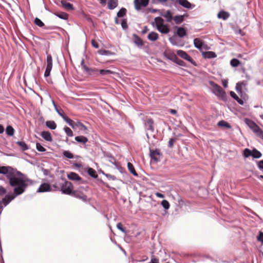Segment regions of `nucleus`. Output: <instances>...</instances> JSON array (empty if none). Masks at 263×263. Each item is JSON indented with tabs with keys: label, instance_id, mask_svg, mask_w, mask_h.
Returning <instances> with one entry per match:
<instances>
[{
	"label": "nucleus",
	"instance_id": "obj_29",
	"mask_svg": "<svg viewBox=\"0 0 263 263\" xmlns=\"http://www.w3.org/2000/svg\"><path fill=\"white\" fill-rule=\"evenodd\" d=\"M46 125L51 129H55L57 128V124L54 121H47Z\"/></svg>",
	"mask_w": 263,
	"mask_h": 263
},
{
	"label": "nucleus",
	"instance_id": "obj_34",
	"mask_svg": "<svg viewBox=\"0 0 263 263\" xmlns=\"http://www.w3.org/2000/svg\"><path fill=\"white\" fill-rule=\"evenodd\" d=\"M55 14L59 17L64 20H67L68 17V15L65 12H56L55 13Z\"/></svg>",
	"mask_w": 263,
	"mask_h": 263
},
{
	"label": "nucleus",
	"instance_id": "obj_59",
	"mask_svg": "<svg viewBox=\"0 0 263 263\" xmlns=\"http://www.w3.org/2000/svg\"><path fill=\"white\" fill-rule=\"evenodd\" d=\"M150 263H159V259L157 258H152L151 259Z\"/></svg>",
	"mask_w": 263,
	"mask_h": 263
},
{
	"label": "nucleus",
	"instance_id": "obj_16",
	"mask_svg": "<svg viewBox=\"0 0 263 263\" xmlns=\"http://www.w3.org/2000/svg\"><path fill=\"white\" fill-rule=\"evenodd\" d=\"M133 40L134 43L139 47L143 46V42L142 40L139 37L137 34H133Z\"/></svg>",
	"mask_w": 263,
	"mask_h": 263
},
{
	"label": "nucleus",
	"instance_id": "obj_42",
	"mask_svg": "<svg viewBox=\"0 0 263 263\" xmlns=\"http://www.w3.org/2000/svg\"><path fill=\"white\" fill-rule=\"evenodd\" d=\"M98 53L101 55H109L112 54L111 52L105 49H100L98 51Z\"/></svg>",
	"mask_w": 263,
	"mask_h": 263
},
{
	"label": "nucleus",
	"instance_id": "obj_40",
	"mask_svg": "<svg viewBox=\"0 0 263 263\" xmlns=\"http://www.w3.org/2000/svg\"><path fill=\"white\" fill-rule=\"evenodd\" d=\"M126 13V9L124 8H122L117 13L118 17H123L125 15Z\"/></svg>",
	"mask_w": 263,
	"mask_h": 263
},
{
	"label": "nucleus",
	"instance_id": "obj_56",
	"mask_svg": "<svg viewBox=\"0 0 263 263\" xmlns=\"http://www.w3.org/2000/svg\"><path fill=\"white\" fill-rule=\"evenodd\" d=\"M91 45L93 47H94L96 48H98L99 47L98 43L95 40H92L91 41Z\"/></svg>",
	"mask_w": 263,
	"mask_h": 263
},
{
	"label": "nucleus",
	"instance_id": "obj_1",
	"mask_svg": "<svg viewBox=\"0 0 263 263\" xmlns=\"http://www.w3.org/2000/svg\"><path fill=\"white\" fill-rule=\"evenodd\" d=\"M0 174L6 175L11 186H16L14 189L15 195L23 193L27 186L25 180L15 176V170L11 166H0Z\"/></svg>",
	"mask_w": 263,
	"mask_h": 263
},
{
	"label": "nucleus",
	"instance_id": "obj_37",
	"mask_svg": "<svg viewBox=\"0 0 263 263\" xmlns=\"http://www.w3.org/2000/svg\"><path fill=\"white\" fill-rule=\"evenodd\" d=\"M261 153L256 149H254L252 151V156L255 158H259L261 157Z\"/></svg>",
	"mask_w": 263,
	"mask_h": 263
},
{
	"label": "nucleus",
	"instance_id": "obj_10",
	"mask_svg": "<svg viewBox=\"0 0 263 263\" xmlns=\"http://www.w3.org/2000/svg\"><path fill=\"white\" fill-rule=\"evenodd\" d=\"M177 54L182 59L186 60L192 63H194L193 59L185 51L179 50L177 51Z\"/></svg>",
	"mask_w": 263,
	"mask_h": 263
},
{
	"label": "nucleus",
	"instance_id": "obj_26",
	"mask_svg": "<svg viewBox=\"0 0 263 263\" xmlns=\"http://www.w3.org/2000/svg\"><path fill=\"white\" fill-rule=\"evenodd\" d=\"M229 13L224 11H221L218 14V18H222L224 20H227L229 17Z\"/></svg>",
	"mask_w": 263,
	"mask_h": 263
},
{
	"label": "nucleus",
	"instance_id": "obj_18",
	"mask_svg": "<svg viewBox=\"0 0 263 263\" xmlns=\"http://www.w3.org/2000/svg\"><path fill=\"white\" fill-rule=\"evenodd\" d=\"M176 34L180 37H183L186 34V30L183 27H177Z\"/></svg>",
	"mask_w": 263,
	"mask_h": 263
},
{
	"label": "nucleus",
	"instance_id": "obj_27",
	"mask_svg": "<svg viewBox=\"0 0 263 263\" xmlns=\"http://www.w3.org/2000/svg\"><path fill=\"white\" fill-rule=\"evenodd\" d=\"M194 45L198 49H201L203 45V42L198 38L194 40Z\"/></svg>",
	"mask_w": 263,
	"mask_h": 263
},
{
	"label": "nucleus",
	"instance_id": "obj_11",
	"mask_svg": "<svg viewBox=\"0 0 263 263\" xmlns=\"http://www.w3.org/2000/svg\"><path fill=\"white\" fill-rule=\"evenodd\" d=\"M52 191V188L50 185L48 183H43L41 184L37 190V192H50Z\"/></svg>",
	"mask_w": 263,
	"mask_h": 263
},
{
	"label": "nucleus",
	"instance_id": "obj_52",
	"mask_svg": "<svg viewBox=\"0 0 263 263\" xmlns=\"http://www.w3.org/2000/svg\"><path fill=\"white\" fill-rule=\"evenodd\" d=\"M176 58V60H175V62L176 63H177L178 65H181V66H184V62L182 60H180L179 59H178L176 57H175Z\"/></svg>",
	"mask_w": 263,
	"mask_h": 263
},
{
	"label": "nucleus",
	"instance_id": "obj_57",
	"mask_svg": "<svg viewBox=\"0 0 263 263\" xmlns=\"http://www.w3.org/2000/svg\"><path fill=\"white\" fill-rule=\"evenodd\" d=\"M6 192V190L4 187L0 186V195H4Z\"/></svg>",
	"mask_w": 263,
	"mask_h": 263
},
{
	"label": "nucleus",
	"instance_id": "obj_54",
	"mask_svg": "<svg viewBox=\"0 0 263 263\" xmlns=\"http://www.w3.org/2000/svg\"><path fill=\"white\" fill-rule=\"evenodd\" d=\"M175 139L174 138H171L168 141V146L172 147L174 146Z\"/></svg>",
	"mask_w": 263,
	"mask_h": 263
},
{
	"label": "nucleus",
	"instance_id": "obj_4",
	"mask_svg": "<svg viewBox=\"0 0 263 263\" xmlns=\"http://www.w3.org/2000/svg\"><path fill=\"white\" fill-rule=\"evenodd\" d=\"M73 186L72 184L67 181H65V182L62 185L61 187V191L62 193L67 195H71L73 192Z\"/></svg>",
	"mask_w": 263,
	"mask_h": 263
},
{
	"label": "nucleus",
	"instance_id": "obj_12",
	"mask_svg": "<svg viewBox=\"0 0 263 263\" xmlns=\"http://www.w3.org/2000/svg\"><path fill=\"white\" fill-rule=\"evenodd\" d=\"M83 69L87 73L90 75L97 76L99 74V69L96 68H89L85 65L83 66Z\"/></svg>",
	"mask_w": 263,
	"mask_h": 263
},
{
	"label": "nucleus",
	"instance_id": "obj_14",
	"mask_svg": "<svg viewBox=\"0 0 263 263\" xmlns=\"http://www.w3.org/2000/svg\"><path fill=\"white\" fill-rule=\"evenodd\" d=\"M150 156L152 159L156 161H158L160 160V153L159 150H151Z\"/></svg>",
	"mask_w": 263,
	"mask_h": 263
},
{
	"label": "nucleus",
	"instance_id": "obj_39",
	"mask_svg": "<svg viewBox=\"0 0 263 263\" xmlns=\"http://www.w3.org/2000/svg\"><path fill=\"white\" fill-rule=\"evenodd\" d=\"M113 73H114V72L110 70H107V69L99 70V73L102 76L108 75L110 74H112Z\"/></svg>",
	"mask_w": 263,
	"mask_h": 263
},
{
	"label": "nucleus",
	"instance_id": "obj_31",
	"mask_svg": "<svg viewBox=\"0 0 263 263\" xmlns=\"http://www.w3.org/2000/svg\"><path fill=\"white\" fill-rule=\"evenodd\" d=\"M217 125L219 127H226V128H231V125L229 123H228L227 122H226V121H225L224 120L220 121L218 123Z\"/></svg>",
	"mask_w": 263,
	"mask_h": 263
},
{
	"label": "nucleus",
	"instance_id": "obj_47",
	"mask_svg": "<svg viewBox=\"0 0 263 263\" xmlns=\"http://www.w3.org/2000/svg\"><path fill=\"white\" fill-rule=\"evenodd\" d=\"M63 154V155L67 158L72 159L73 158V154L69 151H65Z\"/></svg>",
	"mask_w": 263,
	"mask_h": 263
},
{
	"label": "nucleus",
	"instance_id": "obj_46",
	"mask_svg": "<svg viewBox=\"0 0 263 263\" xmlns=\"http://www.w3.org/2000/svg\"><path fill=\"white\" fill-rule=\"evenodd\" d=\"M161 205L166 210L168 209L170 206L169 202L166 200H163L162 201Z\"/></svg>",
	"mask_w": 263,
	"mask_h": 263
},
{
	"label": "nucleus",
	"instance_id": "obj_2",
	"mask_svg": "<svg viewBox=\"0 0 263 263\" xmlns=\"http://www.w3.org/2000/svg\"><path fill=\"white\" fill-rule=\"evenodd\" d=\"M155 23L157 29L161 33L167 34L170 30L167 25L164 24V20L161 17H156L155 20Z\"/></svg>",
	"mask_w": 263,
	"mask_h": 263
},
{
	"label": "nucleus",
	"instance_id": "obj_38",
	"mask_svg": "<svg viewBox=\"0 0 263 263\" xmlns=\"http://www.w3.org/2000/svg\"><path fill=\"white\" fill-rule=\"evenodd\" d=\"M64 120L72 128H73L75 125H78L73 120L67 116L64 118Z\"/></svg>",
	"mask_w": 263,
	"mask_h": 263
},
{
	"label": "nucleus",
	"instance_id": "obj_51",
	"mask_svg": "<svg viewBox=\"0 0 263 263\" xmlns=\"http://www.w3.org/2000/svg\"><path fill=\"white\" fill-rule=\"evenodd\" d=\"M121 26H122V27L124 29H126L128 27V25H127V21L126 20H123L122 21V22H121Z\"/></svg>",
	"mask_w": 263,
	"mask_h": 263
},
{
	"label": "nucleus",
	"instance_id": "obj_8",
	"mask_svg": "<svg viewBox=\"0 0 263 263\" xmlns=\"http://www.w3.org/2000/svg\"><path fill=\"white\" fill-rule=\"evenodd\" d=\"M71 196L76 198H79L85 202L87 201V196L81 191L77 190L73 191L71 194Z\"/></svg>",
	"mask_w": 263,
	"mask_h": 263
},
{
	"label": "nucleus",
	"instance_id": "obj_7",
	"mask_svg": "<svg viewBox=\"0 0 263 263\" xmlns=\"http://www.w3.org/2000/svg\"><path fill=\"white\" fill-rule=\"evenodd\" d=\"M245 123L250 127V128L254 133V134L256 133L260 129V128L258 125H257L254 121L250 119H246Z\"/></svg>",
	"mask_w": 263,
	"mask_h": 263
},
{
	"label": "nucleus",
	"instance_id": "obj_25",
	"mask_svg": "<svg viewBox=\"0 0 263 263\" xmlns=\"http://www.w3.org/2000/svg\"><path fill=\"white\" fill-rule=\"evenodd\" d=\"M118 5V0H108V7L109 9H114Z\"/></svg>",
	"mask_w": 263,
	"mask_h": 263
},
{
	"label": "nucleus",
	"instance_id": "obj_6",
	"mask_svg": "<svg viewBox=\"0 0 263 263\" xmlns=\"http://www.w3.org/2000/svg\"><path fill=\"white\" fill-rule=\"evenodd\" d=\"M47 66L45 71V77H48L50 76V71L52 68V58L51 54H48L47 56Z\"/></svg>",
	"mask_w": 263,
	"mask_h": 263
},
{
	"label": "nucleus",
	"instance_id": "obj_17",
	"mask_svg": "<svg viewBox=\"0 0 263 263\" xmlns=\"http://www.w3.org/2000/svg\"><path fill=\"white\" fill-rule=\"evenodd\" d=\"M41 135L47 141L51 142L52 141V138L49 132L43 131L41 133Z\"/></svg>",
	"mask_w": 263,
	"mask_h": 263
},
{
	"label": "nucleus",
	"instance_id": "obj_41",
	"mask_svg": "<svg viewBox=\"0 0 263 263\" xmlns=\"http://www.w3.org/2000/svg\"><path fill=\"white\" fill-rule=\"evenodd\" d=\"M231 65L233 67H237L240 64V61L237 59H233L230 62Z\"/></svg>",
	"mask_w": 263,
	"mask_h": 263
},
{
	"label": "nucleus",
	"instance_id": "obj_58",
	"mask_svg": "<svg viewBox=\"0 0 263 263\" xmlns=\"http://www.w3.org/2000/svg\"><path fill=\"white\" fill-rule=\"evenodd\" d=\"M257 166L260 170H263V160L258 162Z\"/></svg>",
	"mask_w": 263,
	"mask_h": 263
},
{
	"label": "nucleus",
	"instance_id": "obj_50",
	"mask_svg": "<svg viewBox=\"0 0 263 263\" xmlns=\"http://www.w3.org/2000/svg\"><path fill=\"white\" fill-rule=\"evenodd\" d=\"M255 134L261 139H263V131L260 128L258 132H257Z\"/></svg>",
	"mask_w": 263,
	"mask_h": 263
},
{
	"label": "nucleus",
	"instance_id": "obj_9",
	"mask_svg": "<svg viewBox=\"0 0 263 263\" xmlns=\"http://www.w3.org/2000/svg\"><path fill=\"white\" fill-rule=\"evenodd\" d=\"M148 4V0H134L136 9L139 10L141 7H146Z\"/></svg>",
	"mask_w": 263,
	"mask_h": 263
},
{
	"label": "nucleus",
	"instance_id": "obj_5",
	"mask_svg": "<svg viewBox=\"0 0 263 263\" xmlns=\"http://www.w3.org/2000/svg\"><path fill=\"white\" fill-rule=\"evenodd\" d=\"M143 121L145 129L147 130H150L152 132L154 131V121L152 118L145 117L143 118Z\"/></svg>",
	"mask_w": 263,
	"mask_h": 263
},
{
	"label": "nucleus",
	"instance_id": "obj_23",
	"mask_svg": "<svg viewBox=\"0 0 263 263\" xmlns=\"http://www.w3.org/2000/svg\"><path fill=\"white\" fill-rule=\"evenodd\" d=\"M61 4L63 7H64L67 10H73V5L70 3L67 2L65 0H62L61 1Z\"/></svg>",
	"mask_w": 263,
	"mask_h": 263
},
{
	"label": "nucleus",
	"instance_id": "obj_60",
	"mask_svg": "<svg viewBox=\"0 0 263 263\" xmlns=\"http://www.w3.org/2000/svg\"><path fill=\"white\" fill-rule=\"evenodd\" d=\"M222 84L224 88H227L228 86V82L226 80H223L222 81Z\"/></svg>",
	"mask_w": 263,
	"mask_h": 263
},
{
	"label": "nucleus",
	"instance_id": "obj_22",
	"mask_svg": "<svg viewBox=\"0 0 263 263\" xmlns=\"http://www.w3.org/2000/svg\"><path fill=\"white\" fill-rule=\"evenodd\" d=\"M185 14L180 15H176L173 17V20L174 21L175 23L177 24H180L184 21V16Z\"/></svg>",
	"mask_w": 263,
	"mask_h": 263
},
{
	"label": "nucleus",
	"instance_id": "obj_48",
	"mask_svg": "<svg viewBox=\"0 0 263 263\" xmlns=\"http://www.w3.org/2000/svg\"><path fill=\"white\" fill-rule=\"evenodd\" d=\"M252 151L250 150L248 148H246L243 151V155L245 157H249L250 156H252Z\"/></svg>",
	"mask_w": 263,
	"mask_h": 263
},
{
	"label": "nucleus",
	"instance_id": "obj_53",
	"mask_svg": "<svg viewBox=\"0 0 263 263\" xmlns=\"http://www.w3.org/2000/svg\"><path fill=\"white\" fill-rule=\"evenodd\" d=\"M117 228L119 230H120L122 232H125V229L123 228V225H122V224L121 223H120H120H118L117 224Z\"/></svg>",
	"mask_w": 263,
	"mask_h": 263
},
{
	"label": "nucleus",
	"instance_id": "obj_20",
	"mask_svg": "<svg viewBox=\"0 0 263 263\" xmlns=\"http://www.w3.org/2000/svg\"><path fill=\"white\" fill-rule=\"evenodd\" d=\"M202 54L203 58L207 59L215 58L217 56L216 54L213 51L203 52Z\"/></svg>",
	"mask_w": 263,
	"mask_h": 263
},
{
	"label": "nucleus",
	"instance_id": "obj_49",
	"mask_svg": "<svg viewBox=\"0 0 263 263\" xmlns=\"http://www.w3.org/2000/svg\"><path fill=\"white\" fill-rule=\"evenodd\" d=\"M36 148L37 150L39 152H44L46 151V149L39 143H36Z\"/></svg>",
	"mask_w": 263,
	"mask_h": 263
},
{
	"label": "nucleus",
	"instance_id": "obj_44",
	"mask_svg": "<svg viewBox=\"0 0 263 263\" xmlns=\"http://www.w3.org/2000/svg\"><path fill=\"white\" fill-rule=\"evenodd\" d=\"M64 131L66 133V135L69 137H72L73 136V132L71 130V129L68 127H64Z\"/></svg>",
	"mask_w": 263,
	"mask_h": 263
},
{
	"label": "nucleus",
	"instance_id": "obj_62",
	"mask_svg": "<svg viewBox=\"0 0 263 263\" xmlns=\"http://www.w3.org/2000/svg\"><path fill=\"white\" fill-rule=\"evenodd\" d=\"M155 195L157 197H159V198H164V196L163 194L160 193H159V192H157L155 193Z\"/></svg>",
	"mask_w": 263,
	"mask_h": 263
},
{
	"label": "nucleus",
	"instance_id": "obj_35",
	"mask_svg": "<svg viewBox=\"0 0 263 263\" xmlns=\"http://www.w3.org/2000/svg\"><path fill=\"white\" fill-rule=\"evenodd\" d=\"M16 144L20 146L22 151H24L28 149V146L24 141H18Z\"/></svg>",
	"mask_w": 263,
	"mask_h": 263
},
{
	"label": "nucleus",
	"instance_id": "obj_61",
	"mask_svg": "<svg viewBox=\"0 0 263 263\" xmlns=\"http://www.w3.org/2000/svg\"><path fill=\"white\" fill-rule=\"evenodd\" d=\"M55 109H56L57 111L58 112V114H59V115L61 116L63 118V119H64V118H65L66 116L63 113H62L59 110H58V109L57 108L56 106H55Z\"/></svg>",
	"mask_w": 263,
	"mask_h": 263
},
{
	"label": "nucleus",
	"instance_id": "obj_28",
	"mask_svg": "<svg viewBox=\"0 0 263 263\" xmlns=\"http://www.w3.org/2000/svg\"><path fill=\"white\" fill-rule=\"evenodd\" d=\"M230 95L231 96L235 99L239 104L242 105L243 104V101L240 99L238 96L233 91L230 92Z\"/></svg>",
	"mask_w": 263,
	"mask_h": 263
},
{
	"label": "nucleus",
	"instance_id": "obj_45",
	"mask_svg": "<svg viewBox=\"0 0 263 263\" xmlns=\"http://www.w3.org/2000/svg\"><path fill=\"white\" fill-rule=\"evenodd\" d=\"M245 85V84L243 82H239V83H237L236 86V90H237V91L241 92L242 86Z\"/></svg>",
	"mask_w": 263,
	"mask_h": 263
},
{
	"label": "nucleus",
	"instance_id": "obj_55",
	"mask_svg": "<svg viewBox=\"0 0 263 263\" xmlns=\"http://www.w3.org/2000/svg\"><path fill=\"white\" fill-rule=\"evenodd\" d=\"M257 240L259 241L263 242V232H259V235L257 237Z\"/></svg>",
	"mask_w": 263,
	"mask_h": 263
},
{
	"label": "nucleus",
	"instance_id": "obj_24",
	"mask_svg": "<svg viewBox=\"0 0 263 263\" xmlns=\"http://www.w3.org/2000/svg\"><path fill=\"white\" fill-rule=\"evenodd\" d=\"M158 37V34L155 32H151L147 35L148 39L152 41H155L157 40Z\"/></svg>",
	"mask_w": 263,
	"mask_h": 263
},
{
	"label": "nucleus",
	"instance_id": "obj_64",
	"mask_svg": "<svg viewBox=\"0 0 263 263\" xmlns=\"http://www.w3.org/2000/svg\"><path fill=\"white\" fill-rule=\"evenodd\" d=\"M4 132V127L2 125L0 124V134L3 133Z\"/></svg>",
	"mask_w": 263,
	"mask_h": 263
},
{
	"label": "nucleus",
	"instance_id": "obj_43",
	"mask_svg": "<svg viewBox=\"0 0 263 263\" xmlns=\"http://www.w3.org/2000/svg\"><path fill=\"white\" fill-rule=\"evenodd\" d=\"M34 22L35 25L40 27H42L44 26V23L42 22V21L37 17L35 18Z\"/></svg>",
	"mask_w": 263,
	"mask_h": 263
},
{
	"label": "nucleus",
	"instance_id": "obj_15",
	"mask_svg": "<svg viewBox=\"0 0 263 263\" xmlns=\"http://www.w3.org/2000/svg\"><path fill=\"white\" fill-rule=\"evenodd\" d=\"M177 3L185 8L190 9L192 7L191 4L187 0H176L175 4L176 5Z\"/></svg>",
	"mask_w": 263,
	"mask_h": 263
},
{
	"label": "nucleus",
	"instance_id": "obj_36",
	"mask_svg": "<svg viewBox=\"0 0 263 263\" xmlns=\"http://www.w3.org/2000/svg\"><path fill=\"white\" fill-rule=\"evenodd\" d=\"M87 173L91 177L96 178L98 177V175L96 172V171L92 168H89L87 171Z\"/></svg>",
	"mask_w": 263,
	"mask_h": 263
},
{
	"label": "nucleus",
	"instance_id": "obj_13",
	"mask_svg": "<svg viewBox=\"0 0 263 263\" xmlns=\"http://www.w3.org/2000/svg\"><path fill=\"white\" fill-rule=\"evenodd\" d=\"M160 15L165 18L168 22H171L173 20V13L170 10L163 11L160 13Z\"/></svg>",
	"mask_w": 263,
	"mask_h": 263
},
{
	"label": "nucleus",
	"instance_id": "obj_19",
	"mask_svg": "<svg viewBox=\"0 0 263 263\" xmlns=\"http://www.w3.org/2000/svg\"><path fill=\"white\" fill-rule=\"evenodd\" d=\"M67 177L69 179L71 180L80 181L82 178L80 176L76 173L70 172L67 175Z\"/></svg>",
	"mask_w": 263,
	"mask_h": 263
},
{
	"label": "nucleus",
	"instance_id": "obj_63",
	"mask_svg": "<svg viewBox=\"0 0 263 263\" xmlns=\"http://www.w3.org/2000/svg\"><path fill=\"white\" fill-rule=\"evenodd\" d=\"M78 125L82 127V129H84L85 130L87 129V127L81 122H78Z\"/></svg>",
	"mask_w": 263,
	"mask_h": 263
},
{
	"label": "nucleus",
	"instance_id": "obj_21",
	"mask_svg": "<svg viewBox=\"0 0 263 263\" xmlns=\"http://www.w3.org/2000/svg\"><path fill=\"white\" fill-rule=\"evenodd\" d=\"M15 197L13 195H7L3 199V202L5 206H6Z\"/></svg>",
	"mask_w": 263,
	"mask_h": 263
},
{
	"label": "nucleus",
	"instance_id": "obj_30",
	"mask_svg": "<svg viewBox=\"0 0 263 263\" xmlns=\"http://www.w3.org/2000/svg\"><path fill=\"white\" fill-rule=\"evenodd\" d=\"M75 140L78 142L85 144L88 141V139L83 136H77L75 137Z\"/></svg>",
	"mask_w": 263,
	"mask_h": 263
},
{
	"label": "nucleus",
	"instance_id": "obj_3",
	"mask_svg": "<svg viewBox=\"0 0 263 263\" xmlns=\"http://www.w3.org/2000/svg\"><path fill=\"white\" fill-rule=\"evenodd\" d=\"M210 84L213 87V92L215 95L221 98H224L226 97V92L220 86L213 81H211Z\"/></svg>",
	"mask_w": 263,
	"mask_h": 263
},
{
	"label": "nucleus",
	"instance_id": "obj_32",
	"mask_svg": "<svg viewBox=\"0 0 263 263\" xmlns=\"http://www.w3.org/2000/svg\"><path fill=\"white\" fill-rule=\"evenodd\" d=\"M127 167L129 170V171L135 176H138V174L137 173L136 171L135 170V168L133 166V165L130 163L128 162L127 163Z\"/></svg>",
	"mask_w": 263,
	"mask_h": 263
},
{
	"label": "nucleus",
	"instance_id": "obj_33",
	"mask_svg": "<svg viewBox=\"0 0 263 263\" xmlns=\"http://www.w3.org/2000/svg\"><path fill=\"white\" fill-rule=\"evenodd\" d=\"M6 132L8 136H12L14 135V129L11 126L9 125L6 128Z\"/></svg>",
	"mask_w": 263,
	"mask_h": 263
}]
</instances>
